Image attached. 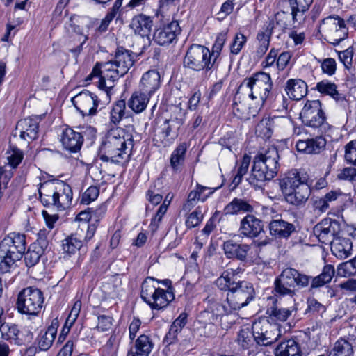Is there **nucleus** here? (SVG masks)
<instances>
[{
  "mask_svg": "<svg viewBox=\"0 0 356 356\" xmlns=\"http://www.w3.org/2000/svg\"><path fill=\"white\" fill-rule=\"evenodd\" d=\"M308 154H319L325 149L326 140L322 135L319 134L316 138L308 139Z\"/></svg>",
  "mask_w": 356,
  "mask_h": 356,
  "instance_id": "603ef678",
  "label": "nucleus"
},
{
  "mask_svg": "<svg viewBox=\"0 0 356 356\" xmlns=\"http://www.w3.org/2000/svg\"><path fill=\"white\" fill-rule=\"evenodd\" d=\"M134 141L123 129H111L103 138L99 149L102 161L120 163L127 161L131 154Z\"/></svg>",
  "mask_w": 356,
  "mask_h": 356,
  "instance_id": "f257e3e1",
  "label": "nucleus"
},
{
  "mask_svg": "<svg viewBox=\"0 0 356 356\" xmlns=\"http://www.w3.org/2000/svg\"><path fill=\"white\" fill-rule=\"evenodd\" d=\"M169 204L170 202H168V203H166V200H165L163 204L159 207L154 218L152 220L150 224V227H152V230L156 229L158 227L159 223L161 221L163 215L166 213L168 210V207Z\"/></svg>",
  "mask_w": 356,
  "mask_h": 356,
  "instance_id": "e2e57ef3",
  "label": "nucleus"
},
{
  "mask_svg": "<svg viewBox=\"0 0 356 356\" xmlns=\"http://www.w3.org/2000/svg\"><path fill=\"white\" fill-rule=\"evenodd\" d=\"M204 303L207 305L204 312L207 315H211L209 320L213 324L221 321L224 316H227L234 310L229 306L227 307L221 303L216 293L209 295L204 300Z\"/></svg>",
  "mask_w": 356,
  "mask_h": 356,
  "instance_id": "dca6fc26",
  "label": "nucleus"
},
{
  "mask_svg": "<svg viewBox=\"0 0 356 356\" xmlns=\"http://www.w3.org/2000/svg\"><path fill=\"white\" fill-rule=\"evenodd\" d=\"M315 89L321 94L332 97L337 102H343L346 101V96L338 92L337 86L328 80L325 79L318 82Z\"/></svg>",
  "mask_w": 356,
  "mask_h": 356,
  "instance_id": "f704fd0d",
  "label": "nucleus"
},
{
  "mask_svg": "<svg viewBox=\"0 0 356 356\" xmlns=\"http://www.w3.org/2000/svg\"><path fill=\"white\" fill-rule=\"evenodd\" d=\"M250 161L251 157L250 156L245 154L243 156L241 164L237 170V172L234 175L232 182V184L234 185V188L241 184L243 177L248 172Z\"/></svg>",
  "mask_w": 356,
  "mask_h": 356,
  "instance_id": "a18cd8bd",
  "label": "nucleus"
},
{
  "mask_svg": "<svg viewBox=\"0 0 356 356\" xmlns=\"http://www.w3.org/2000/svg\"><path fill=\"white\" fill-rule=\"evenodd\" d=\"M187 145L185 143H180L172 152L170 163L172 170L175 172L180 171L185 161Z\"/></svg>",
  "mask_w": 356,
  "mask_h": 356,
  "instance_id": "58836bf2",
  "label": "nucleus"
},
{
  "mask_svg": "<svg viewBox=\"0 0 356 356\" xmlns=\"http://www.w3.org/2000/svg\"><path fill=\"white\" fill-rule=\"evenodd\" d=\"M291 273L293 275V289H304L309 286L312 276L302 273L296 268H291Z\"/></svg>",
  "mask_w": 356,
  "mask_h": 356,
  "instance_id": "8fccbe9b",
  "label": "nucleus"
},
{
  "mask_svg": "<svg viewBox=\"0 0 356 356\" xmlns=\"http://www.w3.org/2000/svg\"><path fill=\"white\" fill-rule=\"evenodd\" d=\"M275 356H302L299 343L294 339H289L280 343L275 348Z\"/></svg>",
  "mask_w": 356,
  "mask_h": 356,
  "instance_id": "473e14b6",
  "label": "nucleus"
},
{
  "mask_svg": "<svg viewBox=\"0 0 356 356\" xmlns=\"http://www.w3.org/2000/svg\"><path fill=\"white\" fill-rule=\"evenodd\" d=\"M150 98V96L138 89V90L133 92L127 104L133 111L140 113L146 108Z\"/></svg>",
  "mask_w": 356,
  "mask_h": 356,
  "instance_id": "e433bc0d",
  "label": "nucleus"
},
{
  "mask_svg": "<svg viewBox=\"0 0 356 356\" xmlns=\"http://www.w3.org/2000/svg\"><path fill=\"white\" fill-rule=\"evenodd\" d=\"M323 24L328 29V35L334 45L339 44L340 42L348 37V28L346 22L339 16H329L323 20Z\"/></svg>",
  "mask_w": 356,
  "mask_h": 356,
  "instance_id": "4468645a",
  "label": "nucleus"
},
{
  "mask_svg": "<svg viewBox=\"0 0 356 356\" xmlns=\"http://www.w3.org/2000/svg\"><path fill=\"white\" fill-rule=\"evenodd\" d=\"M340 229V223L337 220L325 218L314 226L313 232L321 243L327 245L333 242Z\"/></svg>",
  "mask_w": 356,
  "mask_h": 356,
  "instance_id": "ddd939ff",
  "label": "nucleus"
},
{
  "mask_svg": "<svg viewBox=\"0 0 356 356\" xmlns=\"http://www.w3.org/2000/svg\"><path fill=\"white\" fill-rule=\"evenodd\" d=\"M126 102L124 99L117 101L111 111V120L117 124L125 115Z\"/></svg>",
  "mask_w": 356,
  "mask_h": 356,
  "instance_id": "09e8293b",
  "label": "nucleus"
},
{
  "mask_svg": "<svg viewBox=\"0 0 356 356\" xmlns=\"http://www.w3.org/2000/svg\"><path fill=\"white\" fill-rule=\"evenodd\" d=\"M270 234L278 238H287L296 231V226L283 219L272 220L269 223Z\"/></svg>",
  "mask_w": 356,
  "mask_h": 356,
  "instance_id": "a878e982",
  "label": "nucleus"
},
{
  "mask_svg": "<svg viewBox=\"0 0 356 356\" xmlns=\"http://www.w3.org/2000/svg\"><path fill=\"white\" fill-rule=\"evenodd\" d=\"M293 310L287 308L271 307L270 315L280 321H286L291 315Z\"/></svg>",
  "mask_w": 356,
  "mask_h": 356,
  "instance_id": "052dcab7",
  "label": "nucleus"
},
{
  "mask_svg": "<svg viewBox=\"0 0 356 356\" xmlns=\"http://www.w3.org/2000/svg\"><path fill=\"white\" fill-rule=\"evenodd\" d=\"M284 90L287 96L293 100L302 99L307 94V85L300 79H290L287 80Z\"/></svg>",
  "mask_w": 356,
  "mask_h": 356,
  "instance_id": "393cba45",
  "label": "nucleus"
},
{
  "mask_svg": "<svg viewBox=\"0 0 356 356\" xmlns=\"http://www.w3.org/2000/svg\"><path fill=\"white\" fill-rule=\"evenodd\" d=\"M334 255L340 259H346L351 254L352 242L350 238L337 237L330 244Z\"/></svg>",
  "mask_w": 356,
  "mask_h": 356,
  "instance_id": "2f4dec72",
  "label": "nucleus"
},
{
  "mask_svg": "<svg viewBox=\"0 0 356 356\" xmlns=\"http://www.w3.org/2000/svg\"><path fill=\"white\" fill-rule=\"evenodd\" d=\"M154 280L153 278L145 279L141 285V298L148 305L152 300L154 295L159 290V287L154 285Z\"/></svg>",
  "mask_w": 356,
  "mask_h": 356,
  "instance_id": "a19ab883",
  "label": "nucleus"
},
{
  "mask_svg": "<svg viewBox=\"0 0 356 356\" xmlns=\"http://www.w3.org/2000/svg\"><path fill=\"white\" fill-rule=\"evenodd\" d=\"M134 57L135 54L131 51L123 47H118L115 51L114 60H111L115 67H118L120 70L127 74L134 63Z\"/></svg>",
  "mask_w": 356,
  "mask_h": 356,
  "instance_id": "bb28decb",
  "label": "nucleus"
},
{
  "mask_svg": "<svg viewBox=\"0 0 356 356\" xmlns=\"http://www.w3.org/2000/svg\"><path fill=\"white\" fill-rule=\"evenodd\" d=\"M44 300V297L41 290L29 286L19 293L16 307L20 314L37 316L43 307Z\"/></svg>",
  "mask_w": 356,
  "mask_h": 356,
  "instance_id": "1a4fd4ad",
  "label": "nucleus"
},
{
  "mask_svg": "<svg viewBox=\"0 0 356 356\" xmlns=\"http://www.w3.org/2000/svg\"><path fill=\"white\" fill-rule=\"evenodd\" d=\"M255 289L253 284L245 280L237 281V285L227 292L226 300L229 306L234 310L247 306L255 298Z\"/></svg>",
  "mask_w": 356,
  "mask_h": 356,
  "instance_id": "9d476101",
  "label": "nucleus"
},
{
  "mask_svg": "<svg viewBox=\"0 0 356 356\" xmlns=\"http://www.w3.org/2000/svg\"><path fill=\"white\" fill-rule=\"evenodd\" d=\"M202 218L203 216L201 212L195 210L188 216L186 220V226L188 229L193 228L200 224Z\"/></svg>",
  "mask_w": 356,
  "mask_h": 356,
  "instance_id": "774afa93",
  "label": "nucleus"
},
{
  "mask_svg": "<svg viewBox=\"0 0 356 356\" xmlns=\"http://www.w3.org/2000/svg\"><path fill=\"white\" fill-rule=\"evenodd\" d=\"M38 191L40 202L47 208L64 211L72 204V190L63 181L53 179L40 182Z\"/></svg>",
  "mask_w": 356,
  "mask_h": 356,
  "instance_id": "f03ea898",
  "label": "nucleus"
},
{
  "mask_svg": "<svg viewBox=\"0 0 356 356\" xmlns=\"http://www.w3.org/2000/svg\"><path fill=\"white\" fill-rule=\"evenodd\" d=\"M314 0H289L291 7V15L294 22H297L296 18L298 13H304L310 7Z\"/></svg>",
  "mask_w": 356,
  "mask_h": 356,
  "instance_id": "49530a36",
  "label": "nucleus"
},
{
  "mask_svg": "<svg viewBox=\"0 0 356 356\" xmlns=\"http://www.w3.org/2000/svg\"><path fill=\"white\" fill-rule=\"evenodd\" d=\"M38 122L33 118H25L18 121L16 130L19 131V137L30 143L38 137Z\"/></svg>",
  "mask_w": 356,
  "mask_h": 356,
  "instance_id": "4be33fe9",
  "label": "nucleus"
},
{
  "mask_svg": "<svg viewBox=\"0 0 356 356\" xmlns=\"http://www.w3.org/2000/svg\"><path fill=\"white\" fill-rule=\"evenodd\" d=\"M69 25L72 28V31L79 35V41H80V44L75 48L70 49V52L74 54V55L77 56L82 51L83 45L85 44L86 40L88 39V37L87 35H83L81 28L80 27L79 25L76 24L73 22L72 17H70Z\"/></svg>",
  "mask_w": 356,
  "mask_h": 356,
  "instance_id": "3c124183",
  "label": "nucleus"
},
{
  "mask_svg": "<svg viewBox=\"0 0 356 356\" xmlns=\"http://www.w3.org/2000/svg\"><path fill=\"white\" fill-rule=\"evenodd\" d=\"M254 207L245 199L235 197L224 208L225 215H237L240 213H251L254 211Z\"/></svg>",
  "mask_w": 356,
  "mask_h": 356,
  "instance_id": "7c9ffc66",
  "label": "nucleus"
},
{
  "mask_svg": "<svg viewBox=\"0 0 356 356\" xmlns=\"http://www.w3.org/2000/svg\"><path fill=\"white\" fill-rule=\"evenodd\" d=\"M264 227L263 221L251 213L241 220L239 232L243 237L254 239L264 233Z\"/></svg>",
  "mask_w": 356,
  "mask_h": 356,
  "instance_id": "a211bd4d",
  "label": "nucleus"
},
{
  "mask_svg": "<svg viewBox=\"0 0 356 356\" xmlns=\"http://www.w3.org/2000/svg\"><path fill=\"white\" fill-rule=\"evenodd\" d=\"M273 28L274 26L273 23L270 22L264 31L258 33L257 38L259 41V45H264L266 46V48L268 49Z\"/></svg>",
  "mask_w": 356,
  "mask_h": 356,
  "instance_id": "5fc2aeb1",
  "label": "nucleus"
},
{
  "mask_svg": "<svg viewBox=\"0 0 356 356\" xmlns=\"http://www.w3.org/2000/svg\"><path fill=\"white\" fill-rule=\"evenodd\" d=\"M222 250L227 258L244 262L247 261L251 247L248 244L238 243L233 239H229L223 243Z\"/></svg>",
  "mask_w": 356,
  "mask_h": 356,
  "instance_id": "aec40b11",
  "label": "nucleus"
},
{
  "mask_svg": "<svg viewBox=\"0 0 356 356\" xmlns=\"http://www.w3.org/2000/svg\"><path fill=\"white\" fill-rule=\"evenodd\" d=\"M280 156L275 147L268 148L254 156L248 181L254 188H261L266 181L274 178L280 168Z\"/></svg>",
  "mask_w": 356,
  "mask_h": 356,
  "instance_id": "7ed1b4c3",
  "label": "nucleus"
},
{
  "mask_svg": "<svg viewBox=\"0 0 356 356\" xmlns=\"http://www.w3.org/2000/svg\"><path fill=\"white\" fill-rule=\"evenodd\" d=\"M174 298L172 291L159 288L149 305L153 309H161L167 307Z\"/></svg>",
  "mask_w": 356,
  "mask_h": 356,
  "instance_id": "4c0bfd02",
  "label": "nucleus"
},
{
  "mask_svg": "<svg viewBox=\"0 0 356 356\" xmlns=\"http://www.w3.org/2000/svg\"><path fill=\"white\" fill-rule=\"evenodd\" d=\"M238 343L243 349H249L255 342L254 330L248 328L242 329L238 334Z\"/></svg>",
  "mask_w": 356,
  "mask_h": 356,
  "instance_id": "c03bdc74",
  "label": "nucleus"
},
{
  "mask_svg": "<svg viewBox=\"0 0 356 356\" xmlns=\"http://www.w3.org/2000/svg\"><path fill=\"white\" fill-rule=\"evenodd\" d=\"M102 72L99 88L106 92L107 100L110 101L111 90L113 88V83L126 73L120 70L118 67H115L112 60L104 63Z\"/></svg>",
  "mask_w": 356,
  "mask_h": 356,
  "instance_id": "2eb2a0df",
  "label": "nucleus"
},
{
  "mask_svg": "<svg viewBox=\"0 0 356 356\" xmlns=\"http://www.w3.org/2000/svg\"><path fill=\"white\" fill-rule=\"evenodd\" d=\"M181 31L178 22L172 21L158 28L154 33V40L159 45H167L177 39Z\"/></svg>",
  "mask_w": 356,
  "mask_h": 356,
  "instance_id": "6ab92c4d",
  "label": "nucleus"
},
{
  "mask_svg": "<svg viewBox=\"0 0 356 356\" xmlns=\"http://www.w3.org/2000/svg\"><path fill=\"white\" fill-rule=\"evenodd\" d=\"M72 102L83 116H92L97 113L100 100L97 95L84 89L75 95Z\"/></svg>",
  "mask_w": 356,
  "mask_h": 356,
  "instance_id": "f8f14e48",
  "label": "nucleus"
},
{
  "mask_svg": "<svg viewBox=\"0 0 356 356\" xmlns=\"http://www.w3.org/2000/svg\"><path fill=\"white\" fill-rule=\"evenodd\" d=\"M26 236L24 234L12 232L0 242V273H8L19 261L26 250Z\"/></svg>",
  "mask_w": 356,
  "mask_h": 356,
  "instance_id": "39448f33",
  "label": "nucleus"
},
{
  "mask_svg": "<svg viewBox=\"0 0 356 356\" xmlns=\"http://www.w3.org/2000/svg\"><path fill=\"white\" fill-rule=\"evenodd\" d=\"M33 247L44 253L49 246V240L45 230H40L37 240L31 244Z\"/></svg>",
  "mask_w": 356,
  "mask_h": 356,
  "instance_id": "13d9d810",
  "label": "nucleus"
},
{
  "mask_svg": "<svg viewBox=\"0 0 356 356\" xmlns=\"http://www.w3.org/2000/svg\"><path fill=\"white\" fill-rule=\"evenodd\" d=\"M353 53V47L339 52V58L346 69H350L352 66Z\"/></svg>",
  "mask_w": 356,
  "mask_h": 356,
  "instance_id": "338daca9",
  "label": "nucleus"
},
{
  "mask_svg": "<svg viewBox=\"0 0 356 356\" xmlns=\"http://www.w3.org/2000/svg\"><path fill=\"white\" fill-rule=\"evenodd\" d=\"M153 346L154 343L149 337L142 334L136 340L127 356H149Z\"/></svg>",
  "mask_w": 356,
  "mask_h": 356,
  "instance_id": "c756f323",
  "label": "nucleus"
},
{
  "mask_svg": "<svg viewBox=\"0 0 356 356\" xmlns=\"http://www.w3.org/2000/svg\"><path fill=\"white\" fill-rule=\"evenodd\" d=\"M59 327V321L55 318L51 321V325L43 333L41 332L37 338L38 347L41 351L48 350L53 345L57 330Z\"/></svg>",
  "mask_w": 356,
  "mask_h": 356,
  "instance_id": "5701e85b",
  "label": "nucleus"
},
{
  "mask_svg": "<svg viewBox=\"0 0 356 356\" xmlns=\"http://www.w3.org/2000/svg\"><path fill=\"white\" fill-rule=\"evenodd\" d=\"M161 79L156 70H149L145 72L138 84V90L152 97L161 87Z\"/></svg>",
  "mask_w": 356,
  "mask_h": 356,
  "instance_id": "412c9836",
  "label": "nucleus"
},
{
  "mask_svg": "<svg viewBox=\"0 0 356 356\" xmlns=\"http://www.w3.org/2000/svg\"><path fill=\"white\" fill-rule=\"evenodd\" d=\"M153 21L151 17L143 14L134 16L129 25L136 34L141 37H148L151 33Z\"/></svg>",
  "mask_w": 356,
  "mask_h": 356,
  "instance_id": "cd10ccee",
  "label": "nucleus"
},
{
  "mask_svg": "<svg viewBox=\"0 0 356 356\" xmlns=\"http://www.w3.org/2000/svg\"><path fill=\"white\" fill-rule=\"evenodd\" d=\"M246 87L250 89L248 96L254 99L259 98L262 104L272 102L277 98L273 90V81L269 74L259 72L245 78L239 86V89Z\"/></svg>",
  "mask_w": 356,
  "mask_h": 356,
  "instance_id": "423d86ee",
  "label": "nucleus"
},
{
  "mask_svg": "<svg viewBox=\"0 0 356 356\" xmlns=\"http://www.w3.org/2000/svg\"><path fill=\"white\" fill-rule=\"evenodd\" d=\"M82 245L83 241L74 235H71L62 241L63 250L69 255L74 254Z\"/></svg>",
  "mask_w": 356,
  "mask_h": 356,
  "instance_id": "37998d69",
  "label": "nucleus"
},
{
  "mask_svg": "<svg viewBox=\"0 0 356 356\" xmlns=\"http://www.w3.org/2000/svg\"><path fill=\"white\" fill-rule=\"evenodd\" d=\"M185 68L195 72H211L217 68L216 59H211V51L205 46L193 44L187 49L184 58Z\"/></svg>",
  "mask_w": 356,
  "mask_h": 356,
  "instance_id": "0eeeda50",
  "label": "nucleus"
},
{
  "mask_svg": "<svg viewBox=\"0 0 356 356\" xmlns=\"http://www.w3.org/2000/svg\"><path fill=\"white\" fill-rule=\"evenodd\" d=\"M246 37L241 33L236 34L234 40L230 46L231 53L238 54L246 42Z\"/></svg>",
  "mask_w": 356,
  "mask_h": 356,
  "instance_id": "680f3d73",
  "label": "nucleus"
},
{
  "mask_svg": "<svg viewBox=\"0 0 356 356\" xmlns=\"http://www.w3.org/2000/svg\"><path fill=\"white\" fill-rule=\"evenodd\" d=\"M291 268H284L274 281L273 293L277 297L296 296V290L293 289Z\"/></svg>",
  "mask_w": 356,
  "mask_h": 356,
  "instance_id": "f3484780",
  "label": "nucleus"
},
{
  "mask_svg": "<svg viewBox=\"0 0 356 356\" xmlns=\"http://www.w3.org/2000/svg\"><path fill=\"white\" fill-rule=\"evenodd\" d=\"M335 273L334 268L331 264L325 265L320 275L312 277L309 290L320 288L331 282Z\"/></svg>",
  "mask_w": 356,
  "mask_h": 356,
  "instance_id": "c9c22d12",
  "label": "nucleus"
},
{
  "mask_svg": "<svg viewBox=\"0 0 356 356\" xmlns=\"http://www.w3.org/2000/svg\"><path fill=\"white\" fill-rule=\"evenodd\" d=\"M300 118L305 126L316 129L318 134H325L330 128L319 100L307 101L300 113Z\"/></svg>",
  "mask_w": 356,
  "mask_h": 356,
  "instance_id": "6e6552de",
  "label": "nucleus"
},
{
  "mask_svg": "<svg viewBox=\"0 0 356 356\" xmlns=\"http://www.w3.org/2000/svg\"><path fill=\"white\" fill-rule=\"evenodd\" d=\"M322 71L328 76H332L335 74L337 70L336 61L334 58H327L321 62Z\"/></svg>",
  "mask_w": 356,
  "mask_h": 356,
  "instance_id": "69168bd1",
  "label": "nucleus"
},
{
  "mask_svg": "<svg viewBox=\"0 0 356 356\" xmlns=\"http://www.w3.org/2000/svg\"><path fill=\"white\" fill-rule=\"evenodd\" d=\"M99 194V187L91 186L83 193L81 202L84 204H89L97 198Z\"/></svg>",
  "mask_w": 356,
  "mask_h": 356,
  "instance_id": "bf43d9fd",
  "label": "nucleus"
},
{
  "mask_svg": "<svg viewBox=\"0 0 356 356\" xmlns=\"http://www.w3.org/2000/svg\"><path fill=\"white\" fill-rule=\"evenodd\" d=\"M61 142L65 149L71 152H77L82 147L83 137L79 132L67 127L63 132Z\"/></svg>",
  "mask_w": 356,
  "mask_h": 356,
  "instance_id": "b1692460",
  "label": "nucleus"
},
{
  "mask_svg": "<svg viewBox=\"0 0 356 356\" xmlns=\"http://www.w3.org/2000/svg\"><path fill=\"white\" fill-rule=\"evenodd\" d=\"M354 349L349 338H339L329 351L327 356H354Z\"/></svg>",
  "mask_w": 356,
  "mask_h": 356,
  "instance_id": "72a5a7b5",
  "label": "nucleus"
},
{
  "mask_svg": "<svg viewBox=\"0 0 356 356\" xmlns=\"http://www.w3.org/2000/svg\"><path fill=\"white\" fill-rule=\"evenodd\" d=\"M338 275L343 277L356 275V265L354 258L341 264L337 268Z\"/></svg>",
  "mask_w": 356,
  "mask_h": 356,
  "instance_id": "864d4df0",
  "label": "nucleus"
},
{
  "mask_svg": "<svg viewBox=\"0 0 356 356\" xmlns=\"http://www.w3.org/2000/svg\"><path fill=\"white\" fill-rule=\"evenodd\" d=\"M24 158L22 151L17 147L12 149L10 155L8 156V163L13 168H17Z\"/></svg>",
  "mask_w": 356,
  "mask_h": 356,
  "instance_id": "0e129e2a",
  "label": "nucleus"
},
{
  "mask_svg": "<svg viewBox=\"0 0 356 356\" xmlns=\"http://www.w3.org/2000/svg\"><path fill=\"white\" fill-rule=\"evenodd\" d=\"M255 342L260 346H270L280 336L277 325L271 323L266 318L260 319L252 324Z\"/></svg>",
  "mask_w": 356,
  "mask_h": 356,
  "instance_id": "9b49d317",
  "label": "nucleus"
},
{
  "mask_svg": "<svg viewBox=\"0 0 356 356\" xmlns=\"http://www.w3.org/2000/svg\"><path fill=\"white\" fill-rule=\"evenodd\" d=\"M274 118H264L257 124L255 131L257 136L263 139H268L272 136Z\"/></svg>",
  "mask_w": 356,
  "mask_h": 356,
  "instance_id": "79ce46f5",
  "label": "nucleus"
},
{
  "mask_svg": "<svg viewBox=\"0 0 356 356\" xmlns=\"http://www.w3.org/2000/svg\"><path fill=\"white\" fill-rule=\"evenodd\" d=\"M280 186L286 201L294 206L304 205L311 194L307 177L300 175L296 170L289 172L281 179Z\"/></svg>",
  "mask_w": 356,
  "mask_h": 356,
  "instance_id": "20e7f679",
  "label": "nucleus"
},
{
  "mask_svg": "<svg viewBox=\"0 0 356 356\" xmlns=\"http://www.w3.org/2000/svg\"><path fill=\"white\" fill-rule=\"evenodd\" d=\"M226 39V33H221L217 36L216 41L212 47V51H211V59H216V61L217 60V58L220 54ZM216 66H217L216 64Z\"/></svg>",
  "mask_w": 356,
  "mask_h": 356,
  "instance_id": "6e6d98bb",
  "label": "nucleus"
},
{
  "mask_svg": "<svg viewBox=\"0 0 356 356\" xmlns=\"http://www.w3.org/2000/svg\"><path fill=\"white\" fill-rule=\"evenodd\" d=\"M184 124V120L181 118L172 117L166 119L159 127V134H162L163 138L171 137L176 138L179 134V131Z\"/></svg>",
  "mask_w": 356,
  "mask_h": 356,
  "instance_id": "c85d7f7f",
  "label": "nucleus"
},
{
  "mask_svg": "<svg viewBox=\"0 0 356 356\" xmlns=\"http://www.w3.org/2000/svg\"><path fill=\"white\" fill-rule=\"evenodd\" d=\"M19 334L20 330L17 325L7 323L3 326V330L1 332V338L10 343L20 345L22 342L19 338Z\"/></svg>",
  "mask_w": 356,
  "mask_h": 356,
  "instance_id": "ea45409f",
  "label": "nucleus"
},
{
  "mask_svg": "<svg viewBox=\"0 0 356 356\" xmlns=\"http://www.w3.org/2000/svg\"><path fill=\"white\" fill-rule=\"evenodd\" d=\"M44 253L30 245L26 252H24V261L26 266L31 268L35 266Z\"/></svg>",
  "mask_w": 356,
  "mask_h": 356,
  "instance_id": "de8ad7c7",
  "label": "nucleus"
},
{
  "mask_svg": "<svg viewBox=\"0 0 356 356\" xmlns=\"http://www.w3.org/2000/svg\"><path fill=\"white\" fill-rule=\"evenodd\" d=\"M344 158L348 163L356 166V140H351L345 145Z\"/></svg>",
  "mask_w": 356,
  "mask_h": 356,
  "instance_id": "4d7b16f0",
  "label": "nucleus"
}]
</instances>
